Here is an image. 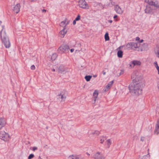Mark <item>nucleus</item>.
Here are the masks:
<instances>
[{"instance_id":"f257e3e1","label":"nucleus","mask_w":159,"mask_h":159,"mask_svg":"<svg viewBox=\"0 0 159 159\" xmlns=\"http://www.w3.org/2000/svg\"><path fill=\"white\" fill-rule=\"evenodd\" d=\"M133 82L129 86L130 93L132 94L139 95L141 94L142 88L143 86V82L139 73L137 71H134L131 76Z\"/></svg>"},{"instance_id":"f03ea898","label":"nucleus","mask_w":159,"mask_h":159,"mask_svg":"<svg viewBox=\"0 0 159 159\" xmlns=\"http://www.w3.org/2000/svg\"><path fill=\"white\" fill-rule=\"evenodd\" d=\"M2 30L0 32L1 39L5 47L7 48H9L11 46L8 37L7 36L5 31L4 30V26H2Z\"/></svg>"},{"instance_id":"7ed1b4c3","label":"nucleus","mask_w":159,"mask_h":159,"mask_svg":"<svg viewBox=\"0 0 159 159\" xmlns=\"http://www.w3.org/2000/svg\"><path fill=\"white\" fill-rule=\"evenodd\" d=\"M140 46V43H139L130 42L127 44L126 47L128 49L137 51Z\"/></svg>"},{"instance_id":"20e7f679","label":"nucleus","mask_w":159,"mask_h":159,"mask_svg":"<svg viewBox=\"0 0 159 159\" xmlns=\"http://www.w3.org/2000/svg\"><path fill=\"white\" fill-rule=\"evenodd\" d=\"M70 48L67 45H62L58 48L57 52L58 53L62 54L69 52Z\"/></svg>"},{"instance_id":"39448f33","label":"nucleus","mask_w":159,"mask_h":159,"mask_svg":"<svg viewBox=\"0 0 159 159\" xmlns=\"http://www.w3.org/2000/svg\"><path fill=\"white\" fill-rule=\"evenodd\" d=\"M0 137L2 138V139L5 141H7L9 139V138L8 134L3 131H0Z\"/></svg>"},{"instance_id":"423d86ee","label":"nucleus","mask_w":159,"mask_h":159,"mask_svg":"<svg viewBox=\"0 0 159 159\" xmlns=\"http://www.w3.org/2000/svg\"><path fill=\"white\" fill-rule=\"evenodd\" d=\"M79 5L80 7L84 9L88 8V5L85 0H80L79 2Z\"/></svg>"},{"instance_id":"0eeeda50","label":"nucleus","mask_w":159,"mask_h":159,"mask_svg":"<svg viewBox=\"0 0 159 159\" xmlns=\"http://www.w3.org/2000/svg\"><path fill=\"white\" fill-rule=\"evenodd\" d=\"M145 2L148 3L149 5L154 6L155 7H158V2L154 0H145Z\"/></svg>"},{"instance_id":"6e6552de","label":"nucleus","mask_w":159,"mask_h":159,"mask_svg":"<svg viewBox=\"0 0 159 159\" xmlns=\"http://www.w3.org/2000/svg\"><path fill=\"white\" fill-rule=\"evenodd\" d=\"M7 124V120L3 117L0 118V130Z\"/></svg>"},{"instance_id":"1a4fd4ad","label":"nucleus","mask_w":159,"mask_h":159,"mask_svg":"<svg viewBox=\"0 0 159 159\" xmlns=\"http://www.w3.org/2000/svg\"><path fill=\"white\" fill-rule=\"evenodd\" d=\"M95 159H104L105 157L103 155L99 152L96 153L93 156Z\"/></svg>"},{"instance_id":"9d476101","label":"nucleus","mask_w":159,"mask_h":159,"mask_svg":"<svg viewBox=\"0 0 159 159\" xmlns=\"http://www.w3.org/2000/svg\"><path fill=\"white\" fill-rule=\"evenodd\" d=\"M148 45L147 44L144 43L143 45H141L137 51H143L146 50L148 49Z\"/></svg>"},{"instance_id":"9b49d317","label":"nucleus","mask_w":159,"mask_h":159,"mask_svg":"<svg viewBox=\"0 0 159 159\" xmlns=\"http://www.w3.org/2000/svg\"><path fill=\"white\" fill-rule=\"evenodd\" d=\"M141 64V62L139 61L134 60L132 61L130 63V66L131 67H134V66H139Z\"/></svg>"},{"instance_id":"f8f14e48","label":"nucleus","mask_w":159,"mask_h":159,"mask_svg":"<svg viewBox=\"0 0 159 159\" xmlns=\"http://www.w3.org/2000/svg\"><path fill=\"white\" fill-rule=\"evenodd\" d=\"M98 93L97 90H95L93 94V103H95L96 100V99L98 97Z\"/></svg>"},{"instance_id":"ddd939ff","label":"nucleus","mask_w":159,"mask_h":159,"mask_svg":"<svg viewBox=\"0 0 159 159\" xmlns=\"http://www.w3.org/2000/svg\"><path fill=\"white\" fill-rule=\"evenodd\" d=\"M67 30H66V28H63L59 33V35L61 38H63L66 34L67 33Z\"/></svg>"},{"instance_id":"4468645a","label":"nucleus","mask_w":159,"mask_h":159,"mask_svg":"<svg viewBox=\"0 0 159 159\" xmlns=\"http://www.w3.org/2000/svg\"><path fill=\"white\" fill-rule=\"evenodd\" d=\"M113 81H112L109 83L104 88L103 90L105 92L107 91L111 86L112 84H113Z\"/></svg>"},{"instance_id":"2eb2a0df","label":"nucleus","mask_w":159,"mask_h":159,"mask_svg":"<svg viewBox=\"0 0 159 159\" xmlns=\"http://www.w3.org/2000/svg\"><path fill=\"white\" fill-rule=\"evenodd\" d=\"M20 5L19 3L17 4L14 7L13 11L16 14L18 13L20 11Z\"/></svg>"},{"instance_id":"dca6fc26","label":"nucleus","mask_w":159,"mask_h":159,"mask_svg":"<svg viewBox=\"0 0 159 159\" xmlns=\"http://www.w3.org/2000/svg\"><path fill=\"white\" fill-rule=\"evenodd\" d=\"M68 21H67L65 19V20L61 22L60 24V25L61 26L63 27V28H66V26L68 24Z\"/></svg>"},{"instance_id":"f3484780","label":"nucleus","mask_w":159,"mask_h":159,"mask_svg":"<svg viewBox=\"0 0 159 159\" xmlns=\"http://www.w3.org/2000/svg\"><path fill=\"white\" fill-rule=\"evenodd\" d=\"M152 9L149 6H147L145 10V12L146 13L149 14L152 12Z\"/></svg>"},{"instance_id":"a211bd4d","label":"nucleus","mask_w":159,"mask_h":159,"mask_svg":"<svg viewBox=\"0 0 159 159\" xmlns=\"http://www.w3.org/2000/svg\"><path fill=\"white\" fill-rule=\"evenodd\" d=\"M154 132L156 134H159V123L158 122H157V124L156 125Z\"/></svg>"},{"instance_id":"6ab92c4d","label":"nucleus","mask_w":159,"mask_h":159,"mask_svg":"<svg viewBox=\"0 0 159 159\" xmlns=\"http://www.w3.org/2000/svg\"><path fill=\"white\" fill-rule=\"evenodd\" d=\"M65 71L64 67L63 66H60L58 70V72L60 73H62Z\"/></svg>"},{"instance_id":"aec40b11","label":"nucleus","mask_w":159,"mask_h":159,"mask_svg":"<svg viewBox=\"0 0 159 159\" xmlns=\"http://www.w3.org/2000/svg\"><path fill=\"white\" fill-rule=\"evenodd\" d=\"M100 143H102L104 141L107 139V138L105 136H101L99 137Z\"/></svg>"},{"instance_id":"412c9836","label":"nucleus","mask_w":159,"mask_h":159,"mask_svg":"<svg viewBox=\"0 0 159 159\" xmlns=\"http://www.w3.org/2000/svg\"><path fill=\"white\" fill-rule=\"evenodd\" d=\"M57 55L56 53H53L51 56V59L52 61H54L57 57Z\"/></svg>"},{"instance_id":"4be33fe9","label":"nucleus","mask_w":159,"mask_h":159,"mask_svg":"<svg viewBox=\"0 0 159 159\" xmlns=\"http://www.w3.org/2000/svg\"><path fill=\"white\" fill-rule=\"evenodd\" d=\"M107 145V148H109L112 143V141L110 139H107L106 142Z\"/></svg>"},{"instance_id":"5701e85b","label":"nucleus","mask_w":159,"mask_h":159,"mask_svg":"<svg viewBox=\"0 0 159 159\" xmlns=\"http://www.w3.org/2000/svg\"><path fill=\"white\" fill-rule=\"evenodd\" d=\"M58 98H61V101H64L65 100L66 97L64 95H61V94L58 95Z\"/></svg>"},{"instance_id":"b1692460","label":"nucleus","mask_w":159,"mask_h":159,"mask_svg":"<svg viewBox=\"0 0 159 159\" xmlns=\"http://www.w3.org/2000/svg\"><path fill=\"white\" fill-rule=\"evenodd\" d=\"M105 39L106 41H108L109 40V37L108 35V34L106 33L105 35Z\"/></svg>"},{"instance_id":"393cba45","label":"nucleus","mask_w":159,"mask_h":159,"mask_svg":"<svg viewBox=\"0 0 159 159\" xmlns=\"http://www.w3.org/2000/svg\"><path fill=\"white\" fill-rule=\"evenodd\" d=\"M92 78L91 76L86 75L85 77V79L87 81H89Z\"/></svg>"},{"instance_id":"a878e982","label":"nucleus","mask_w":159,"mask_h":159,"mask_svg":"<svg viewBox=\"0 0 159 159\" xmlns=\"http://www.w3.org/2000/svg\"><path fill=\"white\" fill-rule=\"evenodd\" d=\"M75 159H84V157L80 155H75Z\"/></svg>"},{"instance_id":"bb28decb","label":"nucleus","mask_w":159,"mask_h":159,"mask_svg":"<svg viewBox=\"0 0 159 159\" xmlns=\"http://www.w3.org/2000/svg\"><path fill=\"white\" fill-rule=\"evenodd\" d=\"M67 159H75V155H72L68 157Z\"/></svg>"},{"instance_id":"cd10ccee","label":"nucleus","mask_w":159,"mask_h":159,"mask_svg":"<svg viewBox=\"0 0 159 159\" xmlns=\"http://www.w3.org/2000/svg\"><path fill=\"white\" fill-rule=\"evenodd\" d=\"M149 149H148V154L147 155L143 156L141 158V159H145L146 158V157L148 156L149 157H150V155L149 154Z\"/></svg>"},{"instance_id":"c85d7f7f","label":"nucleus","mask_w":159,"mask_h":159,"mask_svg":"<svg viewBox=\"0 0 159 159\" xmlns=\"http://www.w3.org/2000/svg\"><path fill=\"white\" fill-rule=\"evenodd\" d=\"M154 65L156 69L159 67L157 61H155L154 63Z\"/></svg>"},{"instance_id":"c756f323","label":"nucleus","mask_w":159,"mask_h":159,"mask_svg":"<svg viewBox=\"0 0 159 159\" xmlns=\"http://www.w3.org/2000/svg\"><path fill=\"white\" fill-rule=\"evenodd\" d=\"M34 155L33 154H31L28 157V159H31L34 157Z\"/></svg>"},{"instance_id":"7c9ffc66","label":"nucleus","mask_w":159,"mask_h":159,"mask_svg":"<svg viewBox=\"0 0 159 159\" xmlns=\"http://www.w3.org/2000/svg\"><path fill=\"white\" fill-rule=\"evenodd\" d=\"M80 16L79 15H78L77 17L75 19V20L78 21L80 20Z\"/></svg>"},{"instance_id":"2f4dec72","label":"nucleus","mask_w":159,"mask_h":159,"mask_svg":"<svg viewBox=\"0 0 159 159\" xmlns=\"http://www.w3.org/2000/svg\"><path fill=\"white\" fill-rule=\"evenodd\" d=\"M116 50L117 51V56L119 57V47L117 48Z\"/></svg>"},{"instance_id":"473e14b6","label":"nucleus","mask_w":159,"mask_h":159,"mask_svg":"<svg viewBox=\"0 0 159 159\" xmlns=\"http://www.w3.org/2000/svg\"><path fill=\"white\" fill-rule=\"evenodd\" d=\"M123 53V52L120 50V58H122V57Z\"/></svg>"},{"instance_id":"72a5a7b5","label":"nucleus","mask_w":159,"mask_h":159,"mask_svg":"<svg viewBox=\"0 0 159 159\" xmlns=\"http://www.w3.org/2000/svg\"><path fill=\"white\" fill-rule=\"evenodd\" d=\"M31 69L32 70H34L35 69V67L34 65H33L31 66L30 67Z\"/></svg>"},{"instance_id":"f704fd0d","label":"nucleus","mask_w":159,"mask_h":159,"mask_svg":"<svg viewBox=\"0 0 159 159\" xmlns=\"http://www.w3.org/2000/svg\"><path fill=\"white\" fill-rule=\"evenodd\" d=\"M37 149V148L36 147H33V151H34L35 150H36Z\"/></svg>"},{"instance_id":"c9c22d12","label":"nucleus","mask_w":159,"mask_h":159,"mask_svg":"<svg viewBox=\"0 0 159 159\" xmlns=\"http://www.w3.org/2000/svg\"><path fill=\"white\" fill-rule=\"evenodd\" d=\"M124 71L123 70H121L120 72V75L123 74L124 73Z\"/></svg>"},{"instance_id":"e433bc0d","label":"nucleus","mask_w":159,"mask_h":159,"mask_svg":"<svg viewBox=\"0 0 159 159\" xmlns=\"http://www.w3.org/2000/svg\"><path fill=\"white\" fill-rule=\"evenodd\" d=\"M144 137H142L141 138V141H143L144 140Z\"/></svg>"},{"instance_id":"4c0bfd02","label":"nucleus","mask_w":159,"mask_h":159,"mask_svg":"<svg viewBox=\"0 0 159 159\" xmlns=\"http://www.w3.org/2000/svg\"><path fill=\"white\" fill-rule=\"evenodd\" d=\"M100 133L98 131H96L95 134L96 135H98Z\"/></svg>"},{"instance_id":"58836bf2","label":"nucleus","mask_w":159,"mask_h":159,"mask_svg":"<svg viewBox=\"0 0 159 159\" xmlns=\"http://www.w3.org/2000/svg\"><path fill=\"white\" fill-rule=\"evenodd\" d=\"M157 56L159 58V48L157 50Z\"/></svg>"},{"instance_id":"ea45409f","label":"nucleus","mask_w":159,"mask_h":159,"mask_svg":"<svg viewBox=\"0 0 159 159\" xmlns=\"http://www.w3.org/2000/svg\"><path fill=\"white\" fill-rule=\"evenodd\" d=\"M76 20H73V24L74 25H75L76 24Z\"/></svg>"},{"instance_id":"a19ab883","label":"nucleus","mask_w":159,"mask_h":159,"mask_svg":"<svg viewBox=\"0 0 159 159\" xmlns=\"http://www.w3.org/2000/svg\"><path fill=\"white\" fill-rule=\"evenodd\" d=\"M118 17V16L117 15H115L114 17H113V18L114 19H115L116 18H117Z\"/></svg>"},{"instance_id":"79ce46f5","label":"nucleus","mask_w":159,"mask_h":159,"mask_svg":"<svg viewBox=\"0 0 159 159\" xmlns=\"http://www.w3.org/2000/svg\"><path fill=\"white\" fill-rule=\"evenodd\" d=\"M140 39V38L139 37H137L136 38V41H138V40H139Z\"/></svg>"},{"instance_id":"37998d69","label":"nucleus","mask_w":159,"mask_h":159,"mask_svg":"<svg viewBox=\"0 0 159 159\" xmlns=\"http://www.w3.org/2000/svg\"><path fill=\"white\" fill-rule=\"evenodd\" d=\"M108 22L110 23H111L112 22V21L111 20H109Z\"/></svg>"},{"instance_id":"c03bdc74","label":"nucleus","mask_w":159,"mask_h":159,"mask_svg":"<svg viewBox=\"0 0 159 159\" xmlns=\"http://www.w3.org/2000/svg\"><path fill=\"white\" fill-rule=\"evenodd\" d=\"M46 10L45 9H43L42 10V11L43 12H46Z\"/></svg>"},{"instance_id":"a18cd8bd","label":"nucleus","mask_w":159,"mask_h":159,"mask_svg":"<svg viewBox=\"0 0 159 159\" xmlns=\"http://www.w3.org/2000/svg\"><path fill=\"white\" fill-rule=\"evenodd\" d=\"M95 133H96V131H93L92 132V134H95Z\"/></svg>"},{"instance_id":"49530a36","label":"nucleus","mask_w":159,"mask_h":159,"mask_svg":"<svg viewBox=\"0 0 159 159\" xmlns=\"http://www.w3.org/2000/svg\"><path fill=\"white\" fill-rule=\"evenodd\" d=\"M74 51V49H71L70 50V51L71 52H72Z\"/></svg>"},{"instance_id":"de8ad7c7","label":"nucleus","mask_w":159,"mask_h":159,"mask_svg":"<svg viewBox=\"0 0 159 159\" xmlns=\"http://www.w3.org/2000/svg\"><path fill=\"white\" fill-rule=\"evenodd\" d=\"M143 39H141V40L139 41V42L138 43H142V42H143Z\"/></svg>"},{"instance_id":"09e8293b","label":"nucleus","mask_w":159,"mask_h":159,"mask_svg":"<svg viewBox=\"0 0 159 159\" xmlns=\"http://www.w3.org/2000/svg\"><path fill=\"white\" fill-rule=\"evenodd\" d=\"M157 69L158 71V74H159V67L157 68Z\"/></svg>"},{"instance_id":"8fccbe9b","label":"nucleus","mask_w":159,"mask_h":159,"mask_svg":"<svg viewBox=\"0 0 159 159\" xmlns=\"http://www.w3.org/2000/svg\"><path fill=\"white\" fill-rule=\"evenodd\" d=\"M157 69L158 71V74H159V67L157 68Z\"/></svg>"},{"instance_id":"3c124183","label":"nucleus","mask_w":159,"mask_h":159,"mask_svg":"<svg viewBox=\"0 0 159 159\" xmlns=\"http://www.w3.org/2000/svg\"><path fill=\"white\" fill-rule=\"evenodd\" d=\"M52 71H55V69L54 68H53L52 69Z\"/></svg>"},{"instance_id":"603ef678","label":"nucleus","mask_w":159,"mask_h":159,"mask_svg":"<svg viewBox=\"0 0 159 159\" xmlns=\"http://www.w3.org/2000/svg\"><path fill=\"white\" fill-rule=\"evenodd\" d=\"M103 74L104 75H105L106 74V72H103Z\"/></svg>"},{"instance_id":"864d4df0","label":"nucleus","mask_w":159,"mask_h":159,"mask_svg":"<svg viewBox=\"0 0 159 159\" xmlns=\"http://www.w3.org/2000/svg\"><path fill=\"white\" fill-rule=\"evenodd\" d=\"M111 4L112 5H113L114 4V2H111Z\"/></svg>"},{"instance_id":"5fc2aeb1","label":"nucleus","mask_w":159,"mask_h":159,"mask_svg":"<svg viewBox=\"0 0 159 159\" xmlns=\"http://www.w3.org/2000/svg\"><path fill=\"white\" fill-rule=\"evenodd\" d=\"M86 154H87L88 156H89V155H90L89 154V153H88V152H87V153H86Z\"/></svg>"},{"instance_id":"6e6d98bb","label":"nucleus","mask_w":159,"mask_h":159,"mask_svg":"<svg viewBox=\"0 0 159 159\" xmlns=\"http://www.w3.org/2000/svg\"><path fill=\"white\" fill-rule=\"evenodd\" d=\"M158 7H156L157 8H159V5L158 3Z\"/></svg>"},{"instance_id":"4d7b16f0","label":"nucleus","mask_w":159,"mask_h":159,"mask_svg":"<svg viewBox=\"0 0 159 159\" xmlns=\"http://www.w3.org/2000/svg\"><path fill=\"white\" fill-rule=\"evenodd\" d=\"M123 46H120V49L121 48H123Z\"/></svg>"},{"instance_id":"13d9d810","label":"nucleus","mask_w":159,"mask_h":159,"mask_svg":"<svg viewBox=\"0 0 159 159\" xmlns=\"http://www.w3.org/2000/svg\"><path fill=\"white\" fill-rule=\"evenodd\" d=\"M39 159H42L41 158V157H40V156H39Z\"/></svg>"},{"instance_id":"bf43d9fd","label":"nucleus","mask_w":159,"mask_h":159,"mask_svg":"<svg viewBox=\"0 0 159 159\" xmlns=\"http://www.w3.org/2000/svg\"><path fill=\"white\" fill-rule=\"evenodd\" d=\"M96 77V75H93V77Z\"/></svg>"},{"instance_id":"052dcab7","label":"nucleus","mask_w":159,"mask_h":159,"mask_svg":"<svg viewBox=\"0 0 159 159\" xmlns=\"http://www.w3.org/2000/svg\"><path fill=\"white\" fill-rule=\"evenodd\" d=\"M118 6V8H119V7L118 6Z\"/></svg>"}]
</instances>
